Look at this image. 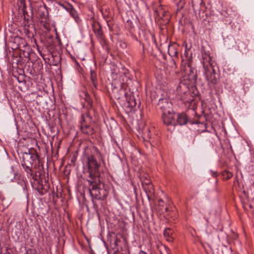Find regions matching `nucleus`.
<instances>
[{"label":"nucleus","mask_w":254,"mask_h":254,"mask_svg":"<svg viewBox=\"0 0 254 254\" xmlns=\"http://www.w3.org/2000/svg\"><path fill=\"white\" fill-rule=\"evenodd\" d=\"M170 63L172 64V68H175L176 67V61L174 58L172 59V60L170 61Z\"/></svg>","instance_id":"obj_28"},{"label":"nucleus","mask_w":254,"mask_h":254,"mask_svg":"<svg viewBox=\"0 0 254 254\" xmlns=\"http://www.w3.org/2000/svg\"><path fill=\"white\" fill-rule=\"evenodd\" d=\"M10 180L12 181V178H10Z\"/></svg>","instance_id":"obj_36"},{"label":"nucleus","mask_w":254,"mask_h":254,"mask_svg":"<svg viewBox=\"0 0 254 254\" xmlns=\"http://www.w3.org/2000/svg\"><path fill=\"white\" fill-rule=\"evenodd\" d=\"M92 28L93 31L98 39L102 38V32L101 30V27L99 23L95 22L92 24Z\"/></svg>","instance_id":"obj_13"},{"label":"nucleus","mask_w":254,"mask_h":254,"mask_svg":"<svg viewBox=\"0 0 254 254\" xmlns=\"http://www.w3.org/2000/svg\"><path fill=\"white\" fill-rule=\"evenodd\" d=\"M38 158L37 154H32L29 151L28 153L25 152L23 153L21 163H28L30 165L33 166V164Z\"/></svg>","instance_id":"obj_8"},{"label":"nucleus","mask_w":254,"mask_h":254,"mask_svg":"<svg viewBox=\"0 0 254 254\" xmlns=\"http://www.w3.org/2000/svg\"><path fill=\"white\" fill-rule=\"evenodd\" d=\"M141 180L143 184L146 185H151V181L147 178V177L142 176L141 178Z\"/></svg>","instance_id":"obj_23"},{"label":"nucleus","mask_w":254,"mask_h":254,"mask_svg":"<svg viewBox=\"0 0 254 254\" xmlns=\"http://www.w3.org/2000/svg\"><path fill=\"white\" fill-rule=\"evenodd\" d=\"M120 78H122V81H121L118 87H114L112 89V96L116 99H120L122 98L123 95H126L127 93L123 89V84L127 79V77L125 74V72H124L120 74Z\"/></svg>","instance_id":"obj_4"},{"label":"nucleus","mask_w":254,"mask_h":254,"mask_svg":"<svg viewBox=\"0 0 254 254\" xmlns=\"http://www.w3.org/2000/svg\"><path fill=\"white\" fill-rule=\"evenodd\" d=\"M152 187H153V186H152L151 185H150Z\"/></svg>","instance_id":"obj_37"},{"label":"nucleus","mask_w":254,"mask_h":254,"mask_svg":"<svg viewBox=\"0 0 254 254\" xmlns=\"http://www.w3.org/2000/svg\"><path fill=\"white\" fill-rule=\"evenodd\" d=\"M184 64V67H183V65H182V70L184 71L186 74L188 75L190 80L195 79L196 77L195 70L191 67L190 62H186Z\"/></svg>","instance_id":"obj_6"},{"label":"nucleus","mask_w":254,"mask_h":254,"mask_svg":"<svg viewBox=\"0 0 254 254\" xmlns=\"http://www.w3.org/2000/svg\"><path fill=\"white\" fill-rule=\"evenodd\" d=\"M12 174H13V175H14V176L15 175V173H12Z\"/></svg>","instance_id":"obj_35"},{"label":"nucleus","mask_w":254,"mask_h":254,"mask_svg":"<svg viewBox=\"0 0 254 254\" xmlns=\"http://www.w3.org/2000/svg\"><path fill=\"white\" fill-rule=\"evenodd\" d=\"M173 231L169 228L165 229L164 231V235L166 238L167 241L169 242H172L173 237L172 236Z\"/></svg>","instance_id":"obj_15"},{"label":"nucleus","mask_w":254,"mask_h":254,"mask_svg":"<svg viewBox=\"0 0 254 254\" xmlns=\"http://www.w3.org/2000/svg\"><path fill=\"white\" fill-rule=\"evenodd\" d=\"M142 254H146V253H144V252H142Z\"/></svg>","instance_id":"obj_34"},{"label":"nucleus","mask_w":254,"mask_h":254,"mask_svg":"<svg viewBox=\"0 0 254 254\" xmlns=\"http://www.w3.org/2000/svg\"><path fill=\"white\" fill-rule=\"evenodd\" d=\"M212 175L214 177H216L217 176V174L216 172H214L213 174H212Z\"/></svg>","instance_id":"obj_32"},{"label":"nucleus","mask_w":254,"mask_h":254,"mask_svg":"<svg viewBox=\"0 0 254 254\" xmlns=\"http://www.w3.org/2000/svg\"><path fill=\"white\" fill-rule=\"evenodd\" d=\"M182 82H181L179 85L177 86V91L178 93L181 94L182 92Z\"/></svg>","instance_id":"obj_27"},{"label":"nucleus","mask_w":254,"mask_h":254,"mask_svg":"<svg viewBox=\"0 0 254 254\" xmlns=\"http://www.w3.org/2000/svg\"><path fill=\"white\" fill-rule=\"evenodd\" d=\"M177 47L178 46L176 44L169 45L168 52L169 55L172 57L177 58L178 55Z\"/></svg>","instance_id":"obj_14"},{"label":"nucleus","mask_w":254,"mask_h":254,"mask_svg":"<svg viewBox=\"0 0 254 254\" xmlns=\"http://www.w3.org/2000/svg\"><path fill=\"white\" fill-rule=\"evenodd\" d=\"M160 254H169V250L166 247H163L160 251Z\"/></svg>","instance_id":"obj_25"},{"label":"nucleus","mask_w":254,"mask_h":254,"mask_svg":"<svg viewBox=\"0 0 254 254\" xmlns=\"http://www.w3.org/2000/svg\"><path fill=\"white\" fill-rule=\"evenodd\" d=\"M175 114L172 112H170L169 113H163L162 114V119L164 123L167 125H173L175 126L176 122L175 120Z\"/></svg>","instance_id":"obj_7"},{"label":"nucleus","mask_w":254,"mask_h":254,"mask_svg":"<svg viewBox=\"0 0 254 254\" xmlns=\"http://www.w3.org/2000/svg\"><path fill=\"white\" fill-rule=\"evenodd\" d=\"M88 181L89 183L88 190L92 197L98 200L105 199L108 191L104 188V185L99 178H93L91 176V179Z\"/></svg>","instance_id":"obj_1"},{"label":"nucleus","mask_w":254,"mask_h":254,"mask_svg":"<svg viewBox=\"0 0 254 254\" xmlns=\"http://www.w3.org/2000/svg\"><path fill=\"white\" fill-rule=\"evenodd\" d=\"M204 75L207 84L210 87H213L219 82V79L216 77V74L211 64L209 65H204Z\"/></svg>","instance_id":"obj_2"},{"label":"nucleus","mask_w":254,"mask_h":254,"mask_svg":"<svg viewBox=\"0 0 254 254\" xmlns=\"http://www.w3.org/2000/svg\"><path fill=\"white\" fill-rule=\"evenodd\" d=\"M158 202H159V206H162V204L163 203V201L162 200V199H159V201H158Z\"/></svg>","instance_id":"obj_30"},{"label":"nucleus","mask_w":254,"mask_h":254,"mask_svg":"<svg viewBox=\"0 0 254 254\" xmlns=\"http://www.w3.org/2000/svg\"><path fill=\"white\" fill-rule=\"evenodd\" d=\"M87 159L88 168L89 172H90V177H92L91 174V173H94L98 176V178L101 177V174L99 170L100 164L97 161L95 156L91 155L88 157Z\"/></svg>","instance_id":"obj_3"},{"label":"nucleus","mask_w":254,"mask_h":254,"mask_svg":"<svg viewBox=\"0 0 254 254\" xmlns=\"http://www.w3.org/2000/svg\"><path fill=\"white\" fill-rule=\"evenodd\" d=\"M157 15L161 19L168 16L167 11L165 10L162 5L159 6L156 10Z\"/></svg>","instance_id":"obj_16"},{"label":"nucleus","mask_w":254,"mask_h":254,"mask_svg":"<svg viewBox=\"0 0 254 254\" xmlns=\"http://www.w3.org/2000/svg\"><path fill=\"white\" fill-rule=\"evenodd\" d=\"M202 64H203V67L204 68V65H209L210 63V61L211 60V58L209 55L207 54H202Z\"/></svg>","instance_id":"obj_19"},{"label":"nucleus","mask_w":254,"mask_h":254,"mask_svg":"<svg viewBox=\"0 0 254 254\" xmlns=\"http://www.w3.org/2000/svg\"><path fill=\"white\" fill-rule=\"evenodd\" d=\"M120 242V240H119L117 237L112 239L110 244L112 249L115 251H118L119 250L118 248V243Z\"/></svg>","instance_id":"obj_20"},{"label":"nucleus","mask_w":254,"mask_h":254,"mask_svg":"<svg viewBox=\"0 0 254 254\" xmlns=\"http://www.w3.org/2000/svg\"><path fill=\"white\" fill-rule=\"evenodd\" d=\"M85 100L87 102L88 105H89L90 107L92 106V102L90 99V96L87 93H85Z\"/></svg>","instance_id":"obj_24"},{"label":"nucleus","mask_w":254,"mask_h":254,"mask_svg":"<svg viewBox=\"0 0 254 254\" xmlns=\"http://www.w3.org/2000/svg\"><path fill=\"white\" fill-rule=\"evenodd\" d=\"M35 188L39 194L42 195L48 191L49 188L48 184L46 182L43 184L42 181H38Z\"/></svg>","instance_id":"obj_9"},{"label":"nucleus","mask_w":254,"mask_h":254,"mask_svg":"<svg viewBox=\"0 0 254 254\" xmlns=\"http://www.w3.org/2000/svg\"><path fill=\"white\" fill-rule=\"evenodd\" d=\"M177 116V119L176 122L177 124L180 126H182L186 125L187 123L188 119L185 113H182L181 114H178Z\"/></svg>","instance_id":"obj_12"},{"label":"nucleus","mask_w":254,"mask_h":254,"mask_svg":"<svg viewBox=\"0 0 254 254\" xmlns=\"http://www.w3.org/2000/svg\"><path fill=\"white\" fill-rule=\"evenodd\" d=\"M165 211H166V212H167V211H168V207H166L165 208Z\"/></svg>","instance_id":"obj_33"},{"label":"nucleus","mask_w":254,"mask_h":254,"mask_svg":"<svg viewBox=\"0 0 254 254\" xmlns=\"http://www.w3.org/2000/svg\"><path fill=\"white\" fill-rule=\"evenodd\" d=\"M128 106L133 108L136 106L137 102L133 95L130 96L127 99Z\"/></svg>","instance_id":"obj_18"},{"label":"nucleus","mask_w":254,"mask_h":254,"mask_svg":"<svg viewBox=\"0 0 254 254\" xmlns=\"http://www.w3.org/2000/svg\"><path fill=\"white\" fill-rule=\"evenodd\" d=\"M21 183L22 190L24 191L26 188V183L23 180L21 182Z\"/></svg>","instance_id":"obj_29"},{"label":"nucleus","mask_w":254,"mask_h":254,"mask_svg":"<svg viewBox=\"0 0 254 254\" xmlns=\"http://www.w3.org/2000/svg\"><path fill=\"white\" fill-rule=\"evenodd\" d=\"M90 76L94 86L96 87L97 84V75L96 72L93 70H91Z\"/></svg>","instance_id":"obj_21"},{"label":"nucleus","mask_w":254,"mask_h":254,"mask_svg":"<svg viewBox=\"0 0 254 254\" xmlns=\"http://www.w3.org/2000/svg\"><path fill=\"white\" fill-rule=\"evenodd\" d=\"M158 105L163 113H169L172 112V104L166 98H161L159 100Z\"/></svg>","instance_id":"obj_5"},{"label":"nucleus","mask_w":254,"mask_h":254,"mask_svg":"<svg viewBox=\"0 0 254 254\" xmlns=\"http://www.w3.org/2000/svg\"><path fill=\"white\" fill-rule=\"evenodd\" d=\"M222 176H223V179L228 180L232 177L233 174L229 171H224L222 173Z\"/></svg>","instance_id":"obj_22"},{"label":"nucleus","mask_w":254,"mask_h":254,"mask_svg":"<svg viewBox=\"0 0 254 254\" xmlns=\"http://www.w3.org/2000/svg\"><path fill=\"white\" fill-rule=\"evenodd\" d=\"M191 2L193 6L197 4H199L200 5L203 4L202 0H192Z\"/></svg>","instance_id":"obj_26"},{"label":"nucleus","mask_w":254,"mask_h":254,"mask_svg":"<svg viewBox=\"0 0 254 254\" xmlns=\"http://www.w3.org/2000/svg\"><path fill=\"white\" fill-rule=\"evenodd\" d=\"M97 157H98V158H99V159H100V158L101 159H102V157H101V154H100V153L99 152V151H97Z\"/></svg>","instance_id":"obj_31"},{"label":"nucleus","mask_w":254,"mask_h":254,"mask_svg":"<svg viewBox=\"0 0 254 254\" xmlns=\"http://www.w3.org/2000/svg\"><path fill=\"white\" fill-rule=\"evenodd\" d=\"M81 129L83 133L86 134H92L94 130L92 127L89 125H87L83 120V121L81 123Z\"/></svg>","instance_id":"obj_10"},{"label":"nucleus","mask_w":254,"mask_h":254,"mask_svg":"<svg viewBox=\"0 0 254 254\" xmlns=\"http://www.w3.org/2000/svg\"><path fill=\"white\" fill-rule=\"evenodd\" d=\"M21 165L26 173L30 174V176L32 177L33 179L36 180V178H35V176L33 175V172L32 170V167L33 166L30 165V164L28 163H21Z\"/></svg>","instance_id":"obj_17"},{"label":"nucleus","mask_w":254,"mask_h":254,"mask_svg":"<svg viewBox=\"0 0 254 254\" xmlns=\"http://www.w3.org/2000/svg\"><path fill=\"white\" fill-rule=\"evenodd\" d=\"M14 42L16 44V46L15 47V49H20L21 48H24L27 45L25 40L18 36L14 38Z\"/></svg>","instance_id":"obj_11"}]
</instances>
